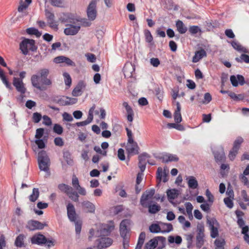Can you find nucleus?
Listing matches in <instances>:
<instances>
[{
    "label": "nucleus",
    "mask_w": 249,
    "mask_h": 249,
    "mask_svg": "<svg viewBox=\"0 0 249 249\" xmlns=\"http://www.w3.org/2000/svg\"><path fill=\"white\" fill-rule=\"evenodd\" d=\"M174 118L175 122L177 124L179 123L182 121L180 110H175L174 114Z\"/></svg>",
    "instance_id": "obj_43"
},
{
    "label": "nucleus",
    "mask_w": 249,
    "mask_h": 249,
    "mask_svg": "<svg viewBox=\"0 0 249 249\" xmlns=\"http://www.w3.org/2000/svg\"><path fill=\"white\" fill-rule=\"evenodd\" d=\"M232 47L236 51L239 52H242L244 53H249V50L245 47L242 46L239 43L236 41H232L231 42Z\"/></svg>",
    "instance_id": "obj_27"
},
{
    "label": "nucleus",
    "mask_w": 249,
    "mask_h": 249,
    "mask_svg": "<svg viewBox=\"0 0 249 249\" xmlns=\"http://www.w3.org/2000/svg\"><path fill=\"white\" fill-rule=\"evenodd\" d=\"M45 15L49 27L53 29H58V24L55 20V16L53 13L48 9L45 10Z\"/></svg>",
    "instance_id": "obj_8"
},
{
    "label": "nucleus",
    "mask_w": 249,
    "mask_h": 249,
    "mask_svg": "<svg viewBox=\"0 0 249 249\" xmlns=\"http://www.w3.org/2000/svg\"><path fill=\"white\" fill-rule=\"evenodd\" d=\"M98 242L97 246L98 249H104L109 247L112 244L113 240L109 237H102L97 240Z\"/></svg>",
    "instance_id": "obj_14"
},
{
    "label": "nucleus",
    "mask_w": 249,
    "mask_h": 249,
    "mask_svg": "<svg viewBox=\"0 0 249 249\" xmlns=\"http://www.w3.org/2000/svg\"><path fill=\"white\" fill-rule=\"evenodd\" d=\"M43 119V124L46 125L50 126L52 124V121L48 116L44 115L42 117Z\"/></svg>",
    "instance_id": "obj_56"
},
{
    "label": "nucleus",
    "mask_w": 249,
    "mask_h": 249,
    "mask_svg": "<svg viewBox=\"0 0 249 249\" xmlns=\"http://www.w3.org/2000/svg\"><path fill=\"white\" fill-rule=\"evenodd\" d=\"M42 116L41 114L38 112H35L33 115V120L34 123H38L41 120Z\"/></svg>",
    "instance_id": "obj_51"
},
{
    "label": "nucleus",
    "mask_w": 249,
    "mask_h": 249,
    "mask_svg": "<svg viewBox=\"0 0 249 249\" xmlns=\"http://www.w3.org/2000/svg\"><path fill=\"white\" fill-rule=\"evenodd\" d=\"M54 143L55 145L62 146L64 145V141L60 137H56L54 140Z\"/></svg>",
    "instance_id": "obj_55"
},
{
    "label": "nucleus",
    "mask_w": 249,
    "mask_h": 249,
    "mask_svg": "<svg viewBox=\"0 0 249 249\" xmlns=\"http://www.w3.org/2000/svg\"><path fill=\"white\" fill-rule=\"evenodd\" d=\"M149 231L152 233L161 232V226L157 224H152L149 227Z\"/></svg>",
    "instance_id": "obj_40"
},
{
    "label": "nucleus",
    "mask_w": 249,
    "mask_h": 249,
    "mask_svg": "<svg viewBox=\"0 0 249 249\" xmlns=\"http://www.w3.org/2000/svg\"><path fill=\"white\" fill-rule=\"evenodd\" d=\"M235 60L238 63L245 62L248 64L249 63V55L245 53H242L239 57H236Z\"/></svg>",
    "instance_id": "obj_36"
},
{
    "label": "nucleus",
    "mask_w": 249,
    "mask_h": 249,
    "mask_svg": "<svg viewBox=\"0 0 249 249\" xmlns=\"http://www.w3.org/2000/svg\"><path fill=\"white\" fill-rule=\"evenodd\" d=\"M155 194V190L151 189L143 193L140 199V204L144 208H147L149 202H147L151 199Z\"/></svg>",
    "instance_id": "obj_10"
},
{
    "label": "nucleus",
    "mask_w": 249,
    "mask_h": 249,
    "mask_svg": "<svg viewBox=\"0 0 249 249\" xmlns=\"http://www.w3.org/2000/svg\"><path fill=\"white\" fill-rule=\"evenodd\" d=\"M44 130L42 128H37L36 130V133L35 135L36 138L37 139H40L42 137L44 134Z\"/></svg>",
    "instance_id": "obj_52"
},
{
    "label": "nucleus",
    "mask_w": 249,
    "mask_h": 249,
    "mask_svg": "<svg viewBox=\"0 0 249 249\" xmlns=\"http://www.w3.org/2000/svg\"><path fill=\"white\" fill-rule=\"evenodd\" d=\"M62 22L70 23L69 24H77L79 21V17L71 13H66L61 18Z\"/></svg>",
    "instance_id": "obj_11"
},
{
    "label": "nucleus",
    "mask_w": 249,
    "mask_h": 249,
    "mask_svg": "<svg viewBox=\"0 0 249 249\" xmlns=\"http://www.w3.org/2000/svg\"><path fill=\"white\" fill-rule=\"evenodd\" d=\"M47 242V239L46 237L41 234L35 235L31 238V243L33 244H45Z\"/></svg>",
    "instance_id": "obj_19"
},
{
    "label": "nucleus",
    "mask_w": 249,
    "mask_h": 249,
    "mask_svg": "<svg viewBox=\"0 0 249 249\" xmlns=\"http://www.w3.org/2000/svg\"><path fill=\"white\" fill-rule=\"evenodd\" d=\"M206 55V51L203 49H201L195 53V55L193 57L192 61L194 63H196Z\"/></svg>",
    "instance_id": "obj_23"
},
{
    "label": "nucleus",
    "mask_w": 249,
    "mask_h": 249,
    "mask_svg": "<svg viewBox=\"0 0 249 249\" xmlns=\"http://www.w3.org/2000/svg\"><path fill=\"white\" fill-rule=\"evenodd\" d=\"M73 222L75 224L76 233L79 234L81 230L82 222L80 220H77Z\"/></svg>",
    "instance_id": "obj_49"
},
{
    "label": "nucleus",
    "mask_w": 249,
    "mask_h": 249,
    "mask_svg": "<svg viewBox=\"0 0 249 249\" xmlns=\"http://www.w3.org/2000/svg\"><path fill=\"white\" fill-rule=\"evenodd\" d=\"M114 226L113 224L102 225L100 229L96 231L95 237H102L108 236L114 230Z\"/></svg>",
    "instance_id": "obj_6"
},
{
    "label": "nucleus",
    "mask_w": 249,
    "mask_h": 249,
    "mask_svg": "<svg viewBox=\"0 0 249 249\" xmlns=\"http://www.w3.org/2000/svg\"><path fill=\"white\" fill-rule=\"evenodd\" d=\"M25 238L26 237L23 234H19L15 240V245L18 248L25 247L24 240Z\"/></svg>",
    "instance_id": "obj_30"
},
{
    "label": "nucleus",
    "mask_w": 249,
    "mask_h": 249,
    "mask_svg": "<svg viewBox=\"0 0 249 249\" xmlns=\"http://www.w3.org/2000/svg\"><path fill=\"white\" fill-rule=\"evenodd\" d=\"M37 160L40 170L48 173L51 162L46 151L41 150L38 153Z\"/></svg>",
    "instance_id": "obj_2"
},
{
    "label": "nucleus",
    "mask_w": 249,
    "mask_h": 249,
    "mask_svg": "<svg viewBox=\"0 0 249 249\" xmlns=\"http://www.w3.org/2000/svg\"><path fill=\"white\" fill-rule=\"evenodd\" d=\"M130 221L128 219L123 220L120 225V235L122 237H128L127 234L128 230L127 226L130 224Z\"/></svg>",
    "instance_id": "obj_16"
},
{
    "label": "nucleus",
    "mask_w": 249,
    "mask_h": 249,
    "mask_svg": "<svg viewBox=\"0 0 249 249\" xmlns=\"http://www.w3.org/2000/svg\"><path fill=\"white\" fill-rule=\"evenodd\" d=\"M67 25L68 27L64 29V33L67 36H74L76 35L81 28V26L79 24H67Z\"/></svg>",
    "instance_id": "obj_12"
},
{
    "label": "nucleus",
    "mask_w": 249,
    "mask_h": 249,
    "mask_svg": "<svg viewBox=\"0 0 249 249\" xmlns=\"http://www.w3.org/2000/svg\"><path fill=\"white\" fill-rule=\"evenodd\" d=\"M230 80L231 82V83L233 87H237L238 85V79L237 78V76H235V75H231L230 77Z\"/></svg>",
    "instance_id": "obj_60"
},
{
    "label": "nucleus",
    "mask_w": 249,
    "mask_h": 249,
    "mask_svg": "<svg viewBox=\"0 0 249 249\" xmlns=\"http://www.w3.org/2000/svg\"><path fill=\"white\" fill-rule=\"evenodd\" d=\"M241 196L245 201L248 202L247 205L249 206V196H248L245 190H242L241 191Z\"/></svg>",
    "instance_id": "obj_64"
},
{
    "label": "nucleus",
    "mask_w": 249,
    "mask_h": 249,
    "mask_svg": "<svg viewBox=\"0 0 249 249\" xmlns=\"http://www.w3.org/2000/svg\"><path fill=\"white\" fill-rule=\"evenodd\" d=\"M148 212L150 213H156L160 210V206L157 204L151 205L150 203L148 204Z\"/></svg>",
    "instance_id": "obj_35"
},
{
    "label": "nucleus",
    "mask_w": 249,
    "mask_h": 249,
    "mask_svg": "<svg viewBox=\"0 0 249 249\" xmlns=\"http://www.w3.org/2000/svg\"><path fill=\"white\" fill-rule=\"evenodd\" d=\"M160 225L161 228V232H169L173 230V226L171 223H165L160 222Z\"/></svg>",
    "instance_id": "obj_32"
},
{
    "label": "nucleus",
    "mask_w": 249,
    "mask_h": 249,
    "mask_svg": "<svg viewBox=\"0 0 249 249\" xmlns=\"http://www.w3.org/2000/svg\"><path fill=\"white\" fill-rule=\"evenodd\" d=\"M158 241L156 240V238H153V239L149 240L146 243L144 246L145 249H154L158 247L157 245Z\"/></svg>",
    "instance_id": "obj_33"
},
{
    "label": "nucleus",
    "mask_w": 249,
    "mask_h": 249,
    "mask_svg": "<svg viewBox=\"0 0 249 249\" xmlns=\"http://www.w3.org/2000/svg\"><path fill=\"white\" fill-rule=\"evenodd\" d=\"M206 196L210 202L213 203V202L214 197L208 189H207L206 191Z\"/></svg>",
    "instance_id": "obj_62"
},
{
    "label": "nucleus",
    "mask_w": 249,
    "mask_h": 249,
    "mask_svg": "<svg viewBox=\"0 0 249 249\" xmlns=\"http://www.w3.org/2000/svg\"><path fill=\"white\" fill-rule=\"evenodd\" d=\"M77 99L76 98H70L63 96L57 100L58 104L61 106L71 105L76 104L77 102Z\"/></svg>",
    "instance_id": "obj_15"
},
{
    "label": "nucleus",
    "mask_w": 249,
    "mask_h": 249,
    "mask_svg": "<svg viewBox=\"0 0 249 249\" xmlns=\"http://www.w3.org/2000/svg\"><path fill=\"white\" fill-rule=\"evenodd\" d=\"M238 150H236V149H234V148L232 147V148L231 149V150L229 152V158L231 160H233L236 155L238 153Z\"/></svg>",
    "instance_id": "obj_50"
},
{
    "label": "nucleus",
    "mask_w": 249,
    "mask_h": 249,
    "mask_svg": "<svg viewBox=\"0 0 249 249\" xmlns=\"http://www.w3.org/2000/svg\"><path fill=\"white\" fill-rule=\"evenodd\" d=\"M39 74H33L31 78V81L33 86L40 90H44L46 88L41 85L39 80L43 85L50 86L52 85L51 80L47 78L49 74V70L48 69L44 68L40 69L38 71Z\"/></svg>",
    "instance_id": "obj_1"
},
{
    "label": "nucleus",
    "mask_w": 249,
    "mask_h": 249,
    "mask_svg": "<svg viewBox=\"0 0 249 249\" xmlns=\"http://www.w3.org/2000/svg\"><path fill=\"white\" fill-rule=\"evenodd\" d=\"M158 241L157 245L158 249H162L165 245L166 238L163 236H157L155 237Z\"/></svg>",
    "instance_id": "obj_38"
},
{
    "label": "nucleus",
    "mask_w": 249,
    "mask_h": 249,
    "mask_svg": "<svg viewBox=\"0 0 249 249\" xmlns=\"http://www.w3.org/2000/svg\"><path fill=\"white\" fill-rule=\"evenodd\" d=\"M207 223L208 224L210 231L211 236L214 238L218 236V231L217 227L219 224L215 218L207 219Z\"/></svg>",
    "instance_id": "obj_5"
},
{
    "label": "nucleus",
    "mask_w": 249,
    "mask_h": 249,
    "mask_svg": "<svg viewBox=\"0 0 249 249\" xmlns=\"http://www.w3.org/2000/svg\"><path fill=\"white\" fill-rule=\"evenodd\" d=\"M186 179L188 180L187 183L190 188L195 189L198 187V182L194 176H189Z\"/></svg>",
    "instance_id": "obj_29"
},
{
    "label": "nucleus",
    "mask_w": 249,
    "mask_h": 249,
    "mask_svg": "<svg viewBox=\"0 0 249 249\" xmlns=\"http://www.w3.org/2000/svg\"><path fill=\"white\" fill-rule=\"evenodd\" d=\"M53 131L54 133L58 135H61L63 132V128L61 125L59 124H55L53 125Z\"/></svg>",
    "instance_id": "obj_45"
},
{
    "label": "nucleus",
    "mask_w": 249,
    "mask_h": 249,
    "mask_svg": "<svg viewBox=\"0 0 249 249\" xmlns=\"http://www.w3.org/2000/svg\"><path fill=\"white\" fill-rule=\"evenodd\" d=\"M58 188L62 193L66 194L68 196L72 201L78 202L79 201V196L73 188L66 184L61 183L58 185Z\"/></svg>",
    "instance_id": "obj_3"
},
{
    "label": "nucleus",
    "mask_w": 249,
    "mask_h": 249,
    "mask_svg": "<svg viewBox=\"0 0 249 249\" xmlns=\"http://www.w3.org/2000/svg\"><path fill=\"white\" fill-rule=\"evenodd\" d=\"M150 62L151 65L154 67H157L160 64V61L158 58H152L150 59Z\"/></svg>",
    "instance_id": "obj_53"
},
{
    "label": "nucleus",
    "mask_w": 249,
    "mask_h": 249,
    "mask_svg": "<svg viewBox=\"0 0 249 249\" xmlns=\"http://www.w3.org/2000/svg\"><path fill=\"white\" fill-rule=\"evenodd\" d=\"M39 195V192L38 189L37 188H34L33 189L32 194L29 196V200L31 202L36 201Z\"/></svg>",
    "instance_id": "obj_37"
},
{
    "label": "nucleus",
    "mask_w": 249,
    "mask_h": 249,
    "mask_svg": "<svg viewBox=\"0 0 249 249\" xmlns=\"http://www.w3.org/2000/svg\"><path fill=\"white\" fill-rule=\"evenodd\" d=\"M19 49L23 54L27 55L29 50L35 52L37 50V47L35 45L34 40L24 38L19 44Z\"/></svg>",
    "instance_id": "obj_4"
},
{
    "label": "nucleus",
    "mask_w": 249,
    "mask_h": 249,
    "mask_svg": "<svg viewBox=\"0 0 249 249\" xmlns=\"http://www.w3.org/2000/svg\"><path fill=\"white\" fill-rule=\"evenodd\" d=\"M204 237L203 236H196V246L197 248L200 249L204 244Z\"/></svg>",
    "instance_id": "obj_47"
},
{
    "label": "nucleus",
    "mask_w": 249,
    "mask_h": 249,
    "mask_svg": "<svg viewBox=\"0 0 249 249\" xmlns=\"http://www.w3.org/2000/svg\"><path fill=\"white\" fill-rule=\"evenodd\" d=\"M118 157L121 160H125L124 150L122 148H119L118 151Z\"/></svg>",
    "instance_id": "obj_61"
},
{
    "label": "nucleus",
    "mask_w": 249,
    "mask_h": 249,
    "mask_svg": "<svg viewBox=\"0 0 249 249\" xmlns=\"http://www.w3.org/2000/svg\"><path fill=\"white\" fill-rule=\"evenodd\" d=\"M63 75L64 79L65 84L66 86L70 87L71 84V78L70 75L68 73L65 72L63 73Z\"/></svg>",
    "instance_id": "obj_44"
},
{
    "label": "nucleus",
    "mask_w": 249,
    "mask_h": 249,
    "mask_svg": "<svg viewBox=\"0 0 249 249\" xmlns=\"http://www.w3.org/2000/svg\"><path fill=\"white\" fill-rule=\"evenodd\" d=\"M214 244L215 246V249H224L225 241L222 238H218L214 241Z\"/></svg>",
    "instance_id": "obj_39"
},
{
    "label": "nucleus",
    "mask_w": 249,
    "mask_h": 249,
    "mask_svg": "<svg viewBox=\"0 0 249 249\" xmlns=\"http://www.w3.org/2000/svg\"><path fill=\"white\" fill-rule=\"evenodd\" d=\"M124 71L125 76L132 77L133 76V72L135 71V67L132 64H128L125 66Z\"/></svg>",
    "instance_id": "obj_28"
},
{
    "label": "nucleus",
    "mask_w": 249,
    "mask_h": 249,
    "mask_svg": "<svg viewBox=\"0 0 249 249\" xmlns=\"http://www.w3.org/2000/svg\"><path fill=\"white\" fill-rule=\"evenodd\" d=\"M224 202L226 205L229 208L233 207V204L232 200L230 197H226L224 199Z\"/></svg>",
    "instance_id": "obj_54"
},
{
    "label": "nucleus",
    "mask_w": 249,
    "mask_h": 249,
    "mask_svg": "<svg viewBox=\"0 0 249 249\" xmlns=\"http://www.w3.org/2000/svg\"><path fill=\"white\" fill-rule=\"evenodd\" d=\"M169 201L173 203L172 200L177 198L179 195V191L175 189L168 190L166 192Z\"/></svg>",
    "instance_id": "obj_26"
},
{
    "label": "nucleus",
    "mask_w": 249,
    "mask_h": 249,
    "mask_svg": "<svg viewBox=\"0 0 249 249\" xmlns=\"http://www.w3.org/2000/svg\"><path fill=\"white\" fill-rule=\"evenodd\" d=\"M214 159L217 163H223L225 161L226 156L223 148H221L213 152Z\"/></svg>",
    "instance_id": "obj_18"
},
{
    "label": "nucleus",
    "mask_w": 249,
    "mask_h": 249,
    "mask_svg": "<svg viewBox=\"0 0 249 249\" xmlns=\"http://www.w3.org/2000/svg\"><path fill=\"white\" fill-rule=\"evenodd\" d=\"M243 139L241 137H238L233 142V148L238 151L240 148V145L243 142Z\"/></svg>",
    "instance_id": "obj_42"
},
{
    "label": "nucleus",
    "mask_w": 249,
    "mask_h": 249,
    "mask_svg": "<svg viewBox=\"0 0 249 249\" xmlns=\"http://www.w3.org/2000/svg\"><path fill=\"white\" fill-rule=\"evenodd\" d=\"M96 4L97 1L96 0H92L87 10V16L89 20L90 21L94 20L97 16V10H96Z\"/></svg>",
    "instance_id": "obj_7"
},
{
    "label": "nucleus",
    "mask_w": 249,
    "mask_h": 249,
    "mask_svg": "<svg viewBox=\"0 0 249 249\" xmlns=\"http://www.w3.org/2000/svg\"><path fill=\"white\" fill-rule=\"evenodd\" d=\"M13 84L17 90L21 94H23L26 92V89L25 88L23 81L21 79L17 77H14Z\"/></svg>",
    "instance_id": "obj_13"
},
{
    "label": "nucleus",
    "mask_w": 249,
    "mask_h": 249,
    "mask_svg": "<svg viewBox=\"0 0 249 249\" xmlns=\"http://www.w3.org/2000/svg\"><path fill=\"white\" fill-rule=\"evenodd\" d=\"M176 26L178 31L181 34H185L187 31V27L185 26L181 20H177L176 21Z\"/></svg>",
    "instance_id": "obj_31"
},
{
    "label": "nucleus",
    "mask_w": 249,
    "mask_h": 249,
    "mask_svg": "<svg viewBox=\"0 0 249 249\" xmlns=\"http://www.w3.org/2000/svg\"><path fill=\"white\" fill-rule=\"evenodd\" d=\"M225 35L230 38H233L235 35L231 29H227L225 31Z\"/></svg>",
    "instance_id": "obj_63"
},
{
    "label": "nucleus",
    "mask_w": 249,
    "mask_h": 249,
    "mask_svg": "<svg viewBox=\"0 0 249 249\" xmlns=\"http://www.w3.org/2000/svg\"><path fill=\"white\" fill-rule=\"evenodd\" d=\"M86 87V84L83 81L78 82L75 88L73 89L72 94L74 96H80L83 92V89Z\"/></svg>",
    "instance_id": "obj_20"
},
{
    "label": "nucleus",
    "mask_w": 249,
    "mask_h": 249,
    "mask_svg": "<svg viewBox=\"0 0 249 249\" xmlns=\"http://www.w3.org/2000/svg\"><path fill=\"white\" fill-rule=\"evenodd\" d=\"M51 4L55 7H61V4L63 3L62 0H50Z\"/></svg>",
    "instance_id": "obj_58"
},
{
    "label": "nucleus",
    "mask_w": 249,
    "mask_h": 249,
    "mask_svg": "<svg viewBox=\"0 0 249 249\" xmlns=\"http://www.w3.org/2000/svg\"><path fill=\"white\" fill-rule=\"evenodd\" d=\"M147 158H149V155L146 153H143L139 156V161H141L143 162H146V159Z\"/></svg>",
    "instance_id": "obj_59"
},
{
    "label": "nucleus",
    "mask_w": 249,
    "mask_h": 249,
    "mask_svg": "<svg viewBox=\"0 0 249 249\" xmlns=\"http://www.w3.org/2000/svg\"><path fill=\"white\" fill-rule=\"evenodd\" d=\"M160 159L162 160L163 162H168L171 161H177L178 160V158L176 155L167 154L162 157L159 158Z\"/></svg>",
    "instance_id": "obj_21"
},
{
    "label": "nucleus",
    "mask_w": 249,
    "mask_h": 249,
    "mask_svg": "<svg viewBox=\"0 0 249 249\" xmlns=\"http://www.w3.org/2000/svg\"><path fill=\"white\" fill-rule=\"evenodd\" d=\"M82 205L84 209L87 210V212L94 213L95 211V205L89 201H84L82 203Z\"/></svg>",
    "instance_id": "obj_25"
},
{
    "label": "nucleus",
    "mask_w": 249,
    "mask_h": 249,
    "mask_svg": "<svg viewBox=\"0 0 249 249\" xmlns=\"http://www.w3.org/2000/svg\"><path fill=\"white\" fill-rule=\"evenodd\" d=\"M72 185L75 189L80 186L78 178L74 175L72 177Z\"/></svg>",
    "instance_id": "obj_57"
},
{
    "label": "nucleus",
    "mask_w": 249,
    "mask_h": 249,
    "mask_svg": "<svg viewBox=\"0 0 249 249\" xmlns=\"http://www.w3.org/2000/svg\"><path fill=\"white\" fill-rule=\"evenodd\" d=\"M144 35L145 41L148 43L152 44L153 37L150 31L147 29L145 30L144 31Z\"/></svg>",
    "instance_id": "obj_41"
},
{
    "label": "nucleus",
    "mask_w": 249,
    "mask_h": 249,
    "mask_svg": "<svg viewBox=\"0 0 249 249\" xmlns=\"http://www.w3.org/2000/svg\"><path fill=\"white\" fill-rule=\"evenodd\" d=\"M126 150L129 154H138L139 147L137 143H133L132 144H127Z\"/></svg>",
    "instance_id": "obj_24"
},
{
    "label": "nucleus",
    "mask_w": 249,
    "mask_h": 249,
    "mask_svg": "<svg viewBox=\"0 0 249 249\" xmlns=\"http://www.w3.org/2000/svg\"><path fill=\"white\" fill-rule=\"evenodd\" d=\"M167 176L168 174L166 173L165 169L164 171H163L161 167H159L158 168L157 171V179L159 180V182L161 181L162 177H163V181L164 182H167L168 180Z\"/></svg>",
    "instance_id": "obj_22"
},
{
    "label": "nucleus",
    "mask_w": 249,
    "mask_h": 249,
    "mask_svg": "<svg viewBox=\"0 0 249 249\" xmlns=\"http://www.w3.org/2000/svg\"><path fill=\"white\" fill-rule=\"evenodd\" d=\"M189 32L192 35H195L201 32L200 28L197 26H191L189 28Z\"/></svg>",
    "instance_id": "obj_46"
},
{
    "label": "nucleus",
    "mask_w": 249,
    "mask_h": 249,
    "mask_svg": "<svg viewBox=\"0 0 249 249\" xmlns=\"http://www.w3.org/2000/svg\"><path fill=\"white\" fill-rule=\"evenodd\" d=\"M47 226L46 223H42L38 221L31 220L28 222L26 227L30 231H35L42 230L44 227Z\"/></svg>",
    "instance_id": "obj_9"
},
{
    "label": "nucleus",
    "mask_w": 249,
    "mask_h": 249,
    "mask_svg": "<svg viewBox=\"0 0 249 249\" xmlns=\"http://www.w3.org/2000/svg\"><path fill=\"white\" fill-rule=\"evenodd\" d=\"M67 214L71 221H75L77 220V215L73 205L71 203L67 206Z\"/></svg>",
    "instance_id": "obj_17"
},
{
    "label": "nucleus",
    "mask_w": 249,
    "mask_h": 249,
    "mask_svg": "<svg viewBox=\"0 0 249 249\" xmlns=\"http://www.w3.org/2000/svg\"><path fill=\"white\" fill-rule=\"evenodd\" d=\"M145 238V233L144 232H142L139 237L137 246L135 249H141L143 244Z\"/></svg>",
    "instance_id": "obj_34"
},
{
    "label": "nucleus",
    "mask_w": 249,
    "mask_h": 249,
    "mask_svg": "<svg viewBox=\"0 0 249 249\" xmlns=\"http://www.w3.org/2000/svg\"><path fill=\"white\" fill-rule=\"evenodd\" d=\"M197 235L196 236H204V227L201 224H198L197 225Z\"/></svg>",
    "instance_id": "obj_48"
}]
</instances>
